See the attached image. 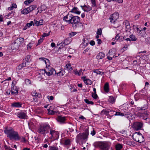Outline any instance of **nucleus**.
<instances>
[{"instance_id":"nucleus-1","label":"nucleus","mask_w":150,"mask_h":150,"mask_svg":"<svg viewBox=\"0 0 150 150\" xmlns=\"http://www.w3.org/2000/svg\"><path fill=\"white\" fill-rule=\"evenodd\" d=\"M4 132L7 135V137L11 140L13 139L15 140H19L21 139V137L18 133L15 131L11 127L5 128Z\"/></svg>"},{"instance_id":"nucleus-2","label":"nucleus","mask_w":150,"mask_h":150,"mask_svg":"<svg viewBox=\"0 0 150 150\" xmlns=\"http://www.w3.org/2000/svg\"><path fill=\"white\" fill-rule=\"evenodd\" d=\"M63 20L69 24H75L80 21V18L77 16H74L71 14L68 13L63 19Z\"/></svg>"},{"instance_id":"nucleus-3","label":"nucleus","mask_w":150,"mask_h":150,"mask_svg":"<svg viewBox=\"0 0 150 150\" xmlns=\"http://www.w3.org/2000/svg\"><path fill=\"white\" fill-rule=\"evenodd\" d=\"M93 145L100 150H108L110 148V145L105 141L96 142L93 144Z\"/></svg>"},{"instance_id":"nucleus-4","label":"nucleus","mask_w":150,"mask_h":150,"mask_svg":"<svg viewBox=\"0 0 150 150\" xmlns=\"http://www.w3.org/2000/svg\"><path fill=\"white\" fill-rule=\"evenodd\" d=\"M50 128V126L48 123H46L40 126L38 132L39 133L45 136L46 134L49 133Z\"/></svg>"},{"instance_id":"nucleus-5","label":"nucleus","mask_w":150,"mask_h":150,"mask_svg":"<svg viewBox=\"0 0 150 150\" xmlns=\"http://www.w3.org/2000/svg\"><path fill=\"white\" fill-rule=\"evenodd\" d=\"M89 134L87 130L84 133H79L76 137V142L79 143L82 140L86 141L87 140Z\"/></svg>"},{"instance_id":"nucleus-6","label":"nucleus","mask_w":150,"mask_h":150,"mask_svg":"<svg viewBox=\"0 0 150 150\" xmlns=\"http://www.w3.org/2000/svg\"><path fill=\"white\" fill-rule=\"evenodd\" d=\"M133 139L135 141L139 143L143 142L144 141V138L139 132H136L133 135Z\"/></svg>"},{"instance_id":"nucleus-7","label":"nucleus","mask_w":150,"mask_h":150,"mask_svg":"<svg viewBox=\"0 0 150 150\" xmlns=\"http://www.w3.org/2000/svg\"><path fill=\"white\" fill-rule=\"evenodd\" d=\"M72 27L74 29H76L79 32L83 30L84 28L83 24L80 21L75 24H73Z\"/></svg>"},{"instance_id":"nucleus-8","label":"nucleus","mask_w":150,"mask_h":150,"mask_svg":"<svg viewBox=\"0 0 150 150\" xmlns=\"http://www.w3.org/2000/svg\"><path fill=\"white\" fill-rule=\"evenodd\" d=\"M119 14L117 12H115L111 14L109 18L110 22L115 23L119 18Z\"/></svg>"},{"instance_id":"nucleus-9","label":"nucleus","mask_w":150,"mask_h":150,"mask_svg":"<svg viewBox=\"0 0 150 150\" xmlns=\"http://www.w3.org/2000/svg\"><path fill=\"white\" fill-rule=\"evenodd\" d=\"M50 134L51 135V136L50 137V138L53 140L58 139L59 136V133L58 132L50 129Z\"/></svg>"},{"instance_id":"nucleus-10","label":"nucleus","mask_w":150,"mask_h":150,"mask_svg":"<svg viewBox=\"0 0 150 150\" xmlns=\"http://www.w3.org/2000/svg\"><path fill=\"white\" fill-rule=\"evenodd\" d=\"M143 126V123L140 122H135L133 123V125L134 129L137 131L140 129Z\"/></svg>"},{"instance_id":"nucleus-11","label":"nucleus","mask_w":150,"mask_h":150,"mask_svg":"<svg viewBox=\"0 0 150 150\" xmlns=\"http://www.w3.org/2000/svg\"><path fill=\"white\" fill-rule=\"evenodd\" d=\"M45 73L48 76H50L52 75H55L56 74V72L54 69L52 68H50L48 71H45Z\"/></svg>"},{"instance_id":"nucleus-12","label":"nucleus","mask_w":150,"mask_h":150,"mask_svg":"<svg viewBox=\"0 0 150 150\" xmlns=\"http://www.w3.org/2000/svg\"><path fill=\"white\" fill-rule=\"evenodd\" d=\"M17 116L21 119H25L27 117L26 114L23 111H21L18 112Z\"/></svg>"},{"instance_id":"nucleus-13","label":"nucleus","mask_w":150,"mask_h":150,"mask_svg":"<svg viewBox=\"0 0 150 150\" xmlns=\"http://www.w3.org/2000/svg\"><path fill=\"white\" fill-rule=\"evenodd\" d=\"M18 88L16 86L14 88H11V94L16 96L18 94Z\"/></svg>"},{"instance_id":"nucleus-14","label":"nucleus","mask_w":150,"mask_h":150,"mask_svg":"<svg viewBox=\"0 0 150 150\" xmlns=\"http://www.w3.org/2000/svg\"><path fill=\"white\" fill-rule=\"evenodd\" d=\"M26 63L25 61H23L22 63L20 64L16 68V71L18 72L23 68L26 67Z\"/></svg>"},{"instance_id":"nucleus-15","label":"nucleus","mask_w":150,"mask_h":150,"mask_svg":"<svg viewBox=\"0 0 150 150\" xmlns=\"http://www.w3.org/2000/svg\"><path fill=\"white\" fill-rule=\"evenodd\" d=\"M70 42L67 39L65 40L64 42H63L61 43H58L57 44V46H60L62 47H64L66 46L67 45L69 44Z\"/></svg>"},{"instance_id":"nucleus-16","label":"nucleus","mask_w":150,"mask_h":150,"mask_svg":"<svg viewBox=\"0 0 150 150\" xmlns=\"http://www.w3.org/2000/svg\"><path fill=\"white\" fill-rule=\"evenodd\" d=\"M39 59V60L43 61L44 62H45V64L46 65V67H49L50 63L49 62V60L48 59H46L44 57L40 58Z\"/></svg>"},{"instance_id":"nucleus-17","label":"nucleus","mask_w":150,"mask_h":150,"mask_svg":"<svg viewBox=\"0 0 150 150\" xmlns=\"http://www.w3.org/2000/svg\"><path fill=\"white\" fill-rule=\"evenodd\" d=\"M82 9L85 11L88 12L92 10V7L84 5L83 6H81Z\"/></svg>"},{"instance_id":"nucleus-18","label":"nucleus","mask_w":150,"mask_h":150,"mask_svg":"<svg viewBox=\"0 0 150 150\" xmlns=\"http://www.w3.org/2000/svg\"><path fill=\"white\" fill-rule=\"evenodd\" d=\"M57 120L60 123H64L66 120L65 117L62 116H59L57 118Z\"/></svg>"},{"instance_id":"nucleus-19","label":"nucleus","mask_w":150,"mask_h":150,"mask_svg":"<svg viewBox=\"0 0 150 150\" xmlns=\"http://www.w3.org/2000/svg\"><path fill=\"white\" fill-rule=\"evenodd\" d=\"M65 67L67 70L70 73L73 70L72 67L71 66V64L70 63H69L68 64H67Z\"/></svg>"},{"instance_id":"nucleus-20","label":"nucleus","mask_w":150,"mask_h":150,"mask_svg":"<svg viewBox=\"0 0 150 150\" xmlns=\"http://www.w3.org/2000/svg\"><path fill=\"white\" fill-rule=\"evenodd\" d=\"M71 141L70 139L66 138L63 140V144L66 146L70 145Z\"/></svg>"},{"instance_id":"nucleus-21","label":"nucleus","mask_w":150,"mask_h":150,"mask_svg":"<svg viewBox=\"0 0 150 150\" xmlns=\"http://www.w3.org/2000/svg\"><path fill=\"white\" fill-rule=\"evenodd\" d=\"M22 104L19 102L14 103L12 104V106L15 107L19 108L21 107Z\"/></svg>"},{"instance_id":"nucleus-22","label":"nucleus","mask_w":150,"mask_h":150,"mask_svg":"<svg viewBox=\"0 0 150 150\" xmlns=\"http://www.w3.org/2000/svg\"><path fill=\"white\" fill-rule=\"evenodd\" d=\"M148 114L147 112H144L143 113H142V114L140 115V116H143V117L142 119H144L146 120H147L149 119V118L148 117Z\"/></svg>"},{"instance_id":"nucleus-23","label":"nucleus","mask_w":150,"mask_h":150,"mask_svg":"<svg viewBox=\"0 0 150 150\" xmlns=\"http://www.w3.org/2000/svg\"><path fill=\"white\" fill-rule=\"evenodd\" d=\"M104 89L106 93H108L109 91V84L108 83H106L104 85Z\"/></svg>"},{"instance_id":"nucleus-24","label":"nucleus","mask_w":150,"mask_h":150,"mask_svg":"<svg viewBox=\"0 0 150 150\" xmlns=\"http://www.w3.org/2000/svg\"><path fill=\"white\" fill-rule=\"evenodd\" d=\"M105 56L104 53L100 52L97 56V59H101L103 58Z\"/></svg>"},{"instance_id":"nucleus-25","label":"nucleus","mask_w":150,"mask_h":150,"mask_svg":"<svg viewBox=\"0 0 150 150\" xmlns=\"http://www.w3.org/2000/svg\"><path fill=\"white\" fill-rule=\"evenodd\" d=\"M109 98L108 101L110 103H113L115 102V99L114 98L111 96H109Z\"/></svg>"},{"instance_id":"nucleus-26","label":"nucleus","mask_w":150,"mask_h":150,"mask_svg":"<svg viewBox=\"0 0 150 150\" xmlns=\"http://www.w3.org/2000/svg\"><path fill=\"white\" fill-rule=\"evenodd\" d=\"M21 13L22 14H26L29 13L28 8H26L21 11Z\"/></svg>"},{"instance_id":"nucleus-27","label":"nucleus","mask_w":150,"mask_h":150,"mask_svg":"<svg viewBox=\"0 0 150 150\" xmlns=\"http://www.w3.org/2000/svg\"><path fill=\"white\" fill-rule=\"evenodd\" d=\"M148 108L147 106L146 105H144L143 107L138 108V110L139 111H142V110H145Z\"/></svg>"},{"instance_id":"nucleus-28","label":"nucleus","mask_w":150,"mask_h":150,"mask_svg":"<svg viewBox=\"0 0 150 150\" xmlns=\"http://www.w3.org/2000/svg\"><path fill=\"white\" fill-rule=\"evenodd\" d=\"M52 109V107H50L49 109H47L49 114L54 115L56 113V112L53 111Z\"/></svg>"},{"instance_id":"nucleus-29","label":"nucleus","mask_w":150,"mask_h":150,"mask_svg":"<svg viewBox=\"0 0 150 150\" xmlns=\"http://www.w3.org/2000/svg\"><path fill=\"white\" fill-rule=\"evenodd\" d=\"M84 83L87 85H90L92 83V81L88 79L84 80Z\"/></svg>"},{"instance_id":"nucleus-30","label":"nucleus","mask_w":150,"mask_h":150,"mask_svg":"<svg viewBox=\"0 0 150 150\" xmlns=\"http://www.w3.org/2000/svg\"><path fill=\"white\" fill-rule=\"evenodd\" d=\"M37 6L35 5H31L29 7H28V9L29 12H30L32 11H33L35 8H36Z\"/></svg>"},{"instance_id":"nucleus-31","label":"nucleus","mask_w":150,"mask_h":150,"mask_svg":"<svg viewBox=\"0 0 150 150\" xmlns=\"http://www.w3.org/2000/svg\"><path fill=\"white\" fill-rule=\"evenodd\" d=\"M93 72L96 73L97 74H98L99 75H103L104 74V72H101L99 71L98 69H94L93 70Z\"/></svg>"},{"instance_id":"nucleus-32","label":"nucleus","mask_w":150,"mask_h":150,"mask_svg":"<svg viewBox=\"0 0 150 150\" xmlns=\"http://www.w3.org/2000/svg\"><path fill=\"white\" fill-rule=\"evenodd\" d=\"M89 43L88 41L85 38L84 39L83 42V46H84L85 47H86L88 46Z\"/></svg>"},{"instance_id":"nucleus-33","label":"nucleus","mask_w":150,"mask_h":150,"mask_svg":"<svg viewBox=\"0 0 150 150\" xmlns=\"http://www.w3.org/2000/svg\"><path fill=\"white\" fill-rule=\"evenodd\" d=\"M140 36L141 37H145L146 32L142 30H141L139 32Z\"/></svg>"},{"instance_id":"nucleus-34","label":"nucleus","mask_w":150,"mask_h":150,"mask_svg":"<svg viewBox=\"0 0 150 150\" xmlns=\"http://www.w3.org/2000/svg\"><path fill=\"white\" fill-rule=\"evenodd\" d=\"M115 148L116 150H120L122 148V146L121 144H118L116 145Z\"/></svg>"},{"instance_id":"nucleus-35","label":"nucleus","mask_w":150,"mask_h":150,"mask_svg":"<svg viewBox=\"0 0 150 150\" xmlns=\"http://www.w3.org/2000/svg\"><path fill=\"white\" fill-rule=\"evenodd\" d=\"M49 150H59V148L57 146H49Z\"/></svg>"},{"instance_id":"nucleus-36","label":"nucleus","mask_w":150,"mask_h":150,"mask_svg":"<svg viewBox=\"0 0 150 150\" xmlns=\"http://www.w3.org/2000/svg\"><path fill=\"white\" fill-rule=\"evenodd\" d=\"M109 112V111L105 110H103L101 111L100 114L101 115H103L104 114L107 115L108 114Z\"/></svg>"},{"instance_id":"nucleus-37","label":"nucleus","mask_w":150,"mask_h":150,"mask_svg":"<svg viewBox=\"0 0 150 150\" xmlns=\"http://www.w3.org/2000/svg\"><path fill=\"white\" fill-rule=\"evenodd\" d=\"M129 38L131 39V40L132 41H135L137 40V38L135 37V36L133 35H130L129 36Z\"/></svg>"},{"instance_id":"nucleus-38","label":"nucleus","mask_w":150,"mask_h":150,"mask_svg":"<svg viewBox=\"0 0 150 150\" xmlns=\"http://www.w3.org/2000/svg\"><path fill=\"white\" fill-rule=\"evenodd\" d=\"M16 41L17 42H19L21 44L24 41V39L23 38H19L17 39Z\"/></svg>"},{"instance_id":"nucleus-39","label":"nucleus","mask_w":150,"mask_h":150,"mask_svg":"<svg viewBox=\"0 0 150 150\" xmlns=\"http://www.w3.org/2000/svg\"><path fill=\"white\" fill-rule=\"evenodd\" d=\"M25 83L27 85H31V81L28 79H25Z\"/></svg>"},{"instance_id":"nucleus-40","label":"nucleus","mask_w":150,"mask_h":150,"mask_svg":"<svg viewBox=\"0 0 150 150\" xmlns=\"http://www.w3.org/2000/svg\"><path fill=\"white\" fill-rule=\"evenodd\" d=\"M26 25H27V26L28 28H30V27L32 25L34 26L33 22V21H31L30 23H27Z\"/></svg>"},{"instance_id":"nucleus-41","label":"nucleus","mask_w":150,"mask_h":150,"mask_svg":"<svg viewBox=\"0 0 150 150\" xmlns=\"http://www.w3.org/2000/svg\"><path fill=\"white\" fill-rule=\"evenodd\" d=\"M102 33V29L101 28L98 29L96 33V34L98 35H101Z\"/></svg>"},{"instance_id":"nucleus-42","label":"nucleus","mask_w":150,"mask_h":150,"mask_svg":"<svg viewBox=\"0 0 150 150\" xmlns=\"http://www.w3.org/2000/svg\"><path fill=\"white\" fill-rule=\"evenodd\" d=\"M84 100L86 103L88 104H91L92 105H93L94 103L93 102L89 101L88 99H85Z\"/></svg>"},{"instance_id":"nucleus-43","label":"nucleus","mask_w":150,"mask_h":150,"mask_svg":"<svg viewBox=\"0 0 150 150\" xmlns=\"http://www.w3.org/2000/svg\"><path fill=\"white\" fill-rule=\"evenodd\" d=\"M115 53V50L113 48L109 51L108 53L110 55H111L112 54H114Z\"/></svg>"},{"instance_id":"nucleus-44","label":"nucleus","mask_w":150,"mask_h":150,"mask_svg":"<svg viewBox=\"0 0 150 150\" xmlns=\"http://www.w3.org/2000/svg\"><path fill=\"white\" fill-rule=\"evenodd\" d=\"M33 1L34 0H27L24 1V3L25 4L28 5L33 2Z\"/></svg>"},{"instance_id":"nucleus-45","label":"nucleus","mask_w":150,"mask_h":150,"mask_svg":"<svg viewBox=\"0 0 150 150\" xmlns=\"http://www.w3.org/2000/svg\"><path fill=\"white\" fill-rule=\"evenodd\" d=\"M65 73V71L64 70H62L61 71H60L58 73H57V74L58 76H60V75L61 74L63 76L64 75Z\"/></svg>"},{"instance_id":"nucleus-46","label":"nucleus","mask_w":150,"mask_h":150,"mask_svg":"<svg viewBox=\"0 0 150 150\" xmlns=\"http://www.w3.org/2000/svg\"><path fill=\"white\" fill-rule=\"evenodd\" d=\"M114 115L123 116L124 115V113H121L119 112H116V113Z\"/></svg>"},{"instance_id":"nucleus-47","label":"nucleus","mask_w":150,"mask_h":150,"mask_svg":"<svg viewBox=\"0 0 150 150\" xmlns=\"http://www.w3.org/2000/svg\"><path fill=\"white\" fill-rule=\"evenodd\" d=\"M30 56L29 55H27L26 56L25 58V61H24L25 62V61L26 62H29L30 61Z\"/></svg>"},{"instance_id":"nucleus-48","label":"nucleus","mask_w":150,"mask_h":150,"mask_svg":"<svg viewBox=\"0 0 150 150\" xmlns=\"http://www.w3.org/2000/svg\"><path fill=\"white\" fill-rule=\"evenodd\" d=\"M91 3L92 4V6L93 7L96 6L95 0H91Z\"/></svg>"},{"instance_id":"nucleus-49","label":"nucleus","mask_w":150,"mask_h":150,"mask_svg":"<svg viewBox=\"0 0 150 150\" xmlns=\"http://www.w3.org/2000/svg\"><path fill=\"white\" fill-rule=\"evenodd\" d=\"M78 8L77 7H74L73 8V9H72V10L70 11V12H72L74 13H75V11H77L78 10Z\"/></svg>"},{"instance_id":"nucleus-50","label":"nucleus","mask_w":150,"mask_h":150,"mask_svg":"<svg viewBox=\"0 0 150 150\" xmlns=\"http://www.w3.org/2000/svg\"><path fill=\"white\" fill-rule=\"evenodd\" d=\"M50 31L48 33H44L42 35V37L44 39V38L45 37H47L49 36L50 35Z\"/></svg>"},{"instance_id":"nucleus-51","label":"nucleus","mask_w":150,"mask_h":150,"mask_svg":"<svg viewBox=\"0 0 150 150\" xmlns=\"http://www.w3.org/2000/svg\"><path fill=\"white\" fill-rule=\"evenodd\" d=\"M16 82V81H13L12 83L11 88H14L16 87V86H15Z\"/></svg>"},{"instance_id":"nucleus-52","label":"nucleus","mask_w":150,"mask_h":150,"mask_svg":"<svg viewBox=\"0 0 150 150\" xmlns=\"http://www.w3.org/2000/svg\"><path fill=\"white\" fill-rule=\"evenodd\" d=\"M92 96L93 98L96 99L98 97V96L96 93H92Z\"/></svg>"},{"instance_id":"nucleus-53","label":"nucleus","mask_w":150,"mask_h":150,"mask_svg":"<svg viewBox=\"0 0 150 150\" xmlns=\"http://www.w3.org/2000/svg\"><path fill=\"white\" fill-rule=\"evenodd\" d=\"M44 39L43 37L40 38L38 40V42L36 46H37L38 45L40 44L41 42H42Z\"/></svg>"},{"instance_id":"nucleus-54","label":"nucleus","mask_w":150,"mask_h":150,"mask_svg":"<svg viewBox=\"0 0 150 150\" xmlns=\"http://www.w3.org/2000/svg\"><path fill=\"white\" fill-rule=\"evenodd\" d=\"M34 21L35 22L34 25L35 24L37 26H38L39 25H41L43 24V23L40 24V22H39V21H36L35 20H34Z\"/></svg>"},{"instance_id":"nucleus-55","label":"nucleus","mask_w":150,"mask_h":150,"mask_svg":"<svg viewBox=\"0 0 150 150\" xmlns=\"http://www.w3.org/2000/svg\"><path fill=\"white\" fill-rule=\"evenodd\" d=\"M4 148L5 150H13V149L11 148L10 147L6 145L4 146Z\"/></svg>"},{"instance_id":"nucleus-56","label":"nucleus","mask_w":150,"mask_h":150,"mask_svg":"<svg viewBox=\"0 0 150 150\" xmlns=\"http://www.w3.org/2000/svg\"><path fill=\"white\" fill-rule=\"evenodd\" d=\"M120 33L116 35V36L115 37V40H119L120 37Z\"/></svg>"},{"instance_id":"nucleus-57","label":"nucleus","mask_w":150,"mask_h":150,"mask_svg":"<svg viewBox=\"0 0 150 150\" xmlns=\"http://www.w3.org/2000/svg\"><path fill=\"white\" fill-rule=\"evenodd\" d=\"M133 27L134 28V29H136V30L137 31V32H138L139 31H140V30L139 29V28L138 27V25H134Z\"/></svg>"},{"instance_id":"nucleus-58","label":"nucleus","mask_w":150,"mask_h":150,"mask_svg":"<svg viewBox=\"0 0 150 150\" xmlns=\"http://www.w3.org/2000/svg\"><path fill=\"white\" fill-rule=\"evenodd\" d=\"M125 37H122V36H120V38L119 40L120 41H122L123 40H125Z\"/></svg>"},{"instance_id":"nucleus-59","label":"nucleus","mask_w":150,"mask_h":150,"mask_svg":"<svg viewBox=\"0 0 150 150\" xmlns=\"http://www.w3.org/2000/svg\"><path fill=\"white\" fill-rule=\"evenodd\" d=\"M31 94L33 96L36 97L37 93L35 91H34L32 92Z\"/></svg>"},{"instance_id":"nucleus-60","label":"nucleus","mask_w":150,"mask_h":150,"mask_svg":"<svg viewBox=\"0 0 150 150\" xmlns=\"http://www.w3.org/2000/svg\"><path fill=\"white\" fill-rule=\"evenodd\" d=\"M96 133L94 129H93V131L91 132V134L92 135V136H94Z\"/></svg>"},{"instance_id":"nucleus-61","label":"nucleus","mask_w":150,"mask_h":150,"mask_svg":"<svg viewBox=\"0 0 150 150\" xmlns=\"http://www.w3.org/2000/svg\"><path fill=\"white\" fill-rule=\"evenodd\" d=\"M47 98L51 100H52L54 99V97L52 96H47Z\"/></svg>"},{"instance_id":"nucleus-62","label":"nucleus","mask_w":150,"mask_h":150,"mask_svg":"<svg viewBox=\"0 0 150 150\" xmlns=\"http://www.w3.org/2000/svg\"><path fill=\"white\" fill-rule=\"evenodd\" d=\"M140 14H138L135 16L134 18V19L135 20H137L139 18L140 16Z\"/></svg>"},{"instance_id":"nucleus-63","label":"nucleus","mask_w":150,"mask_h":150,"mask_svg":"<svg viewBox=\"0 0 150 150\" xmlns=\"http://www.w3.org/2000/svg\"><path fill=\"white\" fill-rule=\"evenodd\" d=\"M89 43L91 46H93L95 44V42L93 40L91 41Z\"/></svg>"},{"instance_id":"nucleus-64","label":"nucleus","mask_w":150,"mask_h":150,"mask_svg":"<svg viewBox=\"0 0 150 150\" xmlns=\"http://www.w3.org/2000/svg\"><path fill=\"white\" fill-rule=\"evenodd\" d=\"M21 141L25 143L26 142L27 140L25 138L23 137L21 139Z\"/></svg>"}]
</instances>
